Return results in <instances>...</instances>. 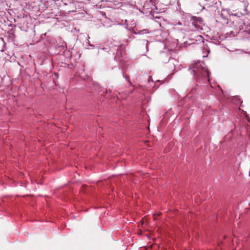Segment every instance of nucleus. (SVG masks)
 Instances as JSON below:
<instances>
[{"instance_id":"f257e3e1","label":"nucleus","mask_w":250,"mask_h":250,"mask_svg":"<svg viewBox=\"0 0 250 250\" xmlns=\"http://www.w3.org/2000/svg\"><path fill=\"white\" fill-rule=\"evenodd\" d=\"M192 72L197 78H208L209 76V72L203 62H196L192 67Z\"/></svg>"},{"instance_id":"f03ea898","label":"nucleus","mask_w":250,"mask_h":250,"mask_svg":"<svg viewBox=\"0 0 250 250\" xmlns=\"http://www.w3.org/2000/svg\"><path fill=\"white\" fill-rule=\"evenodd\" d=\"M197 38L198 40H200V39H202V37L201 36H197Z\"/></svg>"},{"instance_id":"7ed1b4c3","label":"nucleus","mask_w":250,"mask_h":250,"mask_svg":"<svg viewBox=\"0 0 250 250\" xmlns=\"http://www.w3.org/2000/svg\"><path fill=\"white\" fill-rule=\"evenodd\" d=\"M151 77H149V80H150V79H151Z\"/></svg>"}]
</instances>
